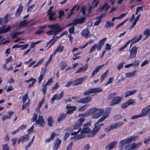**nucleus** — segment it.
<instances>
[{
	"instance_id": "obj_1",
	"label": "nucleus",
	"mask_w": 150,
	"mask_h": 150,
	"mask_svg": "<svg viewBox=\"0 0 150 150\" xmlns=\"http://www.w3.org/2000/svg\"><path fill=\"white\" fill-rule=\"evenodd\" d=\"M91 122H88L86 124L83 125V128L81 130V128H80L77 132H74L71 133L72 135H75L79 133L80 131L81 133L77 135L72 137L71 139L72 140L76 139V140L85 138L86 136V134H88V132L90 131L91 129L88 127V126L91 125Z\"/></svg>"
},
{
	"instance_id": "obj_2",
	"label": "nucleus",
	"mask_w": 150,
	"mask_h": 150,
	"mask_svg": "<svg viewBox=\"0 0 150 150\" xmlns=\"http://www.w3.org/2000/svg\"><path fill=\"white\" fill-rule=\"evenodd\" d=\"M139 138V137L138 136H133L121 140L119 143L120 150H124L125 149L127 150V145L126 146V144L137 140Z\"/></svg>"
},
{
	"instance_id": "obj_3",
	"label": "nucleus",
	"mask_w": 150,
	"mask_h": 150,
	"mask_svg": "<svg viewBox=\"0 0 150 150\" xmlns=\"http://www.w3.org/2000/svg\"><path fill=\"white\" fill-rule=\"evenodd\" d=\"M105 111L103 108L97 109L93 108L88 110V112L90 115H92V117L96 119L100 117L104 113Z\"/></svg>"
},
{
	"instance_id": "obj_4",
	"label": "nucleus",
	"mask_w": 150,
	"mask_h": 150,
	"mask_svg": "<svg viewBox=\"0 0 150 150\" xmlns=\"http://www.w3.org/2000/svg\"><path fill=\"white\" fill-rule=\"evenodd\" d=\"M51 30L47 32L46 34L49 35H56L58 33L62 31L63 29L61 28L60 26L58 24H55L52 25H48L47 26Z\"/></svg>"
},
{
	"instance_id": "obj_5",
	"label": "nucleus",
	"mask_w": 150,
	"mask_h": 150,
	"mask_svg": "<svg viewBox=\"0 0 150 150\" xmlns=\"http://www.w3.org/2000/svg\"><path fill=\"white\" fill-rule=\"evenodd\" d=\"M111 110V108H108L105 110V113H104L103 116L100 118L97 121V122L95 124V127H96V125L97 124V126L99 127V129L100 128V127L103 125L104 124L103 123L99 124V123L103 121L105 119L109 116L110 112Z\"/></svg>"
},
{
	"instance_id": "obj_6",
	"label": "nucleus",
	"mask_w": 150,
	"mask_h": 150,
	"mask_svg": "<svg viewBox=\"0 0 150 150\" xmlns=\"http://www.w3.org/2000/svg\"><path fill=\"white\" fill-rule=\"evenodd\" d=\"M142 144V142H138L137 143H134L127 145V150H135L140 147Z\"/></svg>"
},
{
	"instance_id": "obj_7",
	"label": "nucleus",
	"mask_w": 150,
	"mask_h": 150,
	"mask_svg": "<svg viewBox=\"0 0 150 150\" xmlns=\"http://www.w3.org/2000/svg\"><path fill=\"white\" fill-rule=\"evenodd\" d=\"M102 90V89L100 87L91 88L85 92L83 93V95L84 96H86L90 94L91 93H97L101 92Z\"/></svg>"
},
{
	"instance_id": "obj_8",
	"label": "nucleus",
	"mask_w": 150,
	"mask_h": 150,
	"mask_svg": "<svg viewBox=\"0 0 150 150\" xmlns=\"http://www.w3.org/2000/svg\"><path fill=\"white\" fill-rule=\"evenodd\" d=\"M88 78V76L87 75H85L82 77L77 78L73 81V85H77L81 84L86 80Z\"/></svg>"
},
{
	"instance_id": "obj_9",
	"label": "nucleus",
	"mask_w": 150,
	"mask_h": 150,
	"mask_svg": "<svg viewBox=\"0 0 150 150\" xmlns=\"http://www.w3.org/2000/svg\"><path fill=\"white\" fill-rule=\"evenodd\" d=\"M138 47L136 46L133 47L129 51L130 54L129 56V58L132 59L136 57Z\"/></svg>"
},
{
	"instance_id": "obj_10",
	"label": "nucleus",
	"mask_w": 150,
	"mask_h": 150,
	"mask_svg": "<svg viewBox=\"0 0 150 150\" xmlns=\"http://www.w3.org/2000/svg\"><path fill=\"white\" fill-rule=\"evenodd\" d=\"M122 99V98L120 97L117 96L114 97L111 100L110 103V105L113 106L119 104Z\"/></svg>"
},
{
	"instance_id": "obj_11",
	"label": "nucleus",
	"mask_w": 150,
	"mask_h": 150,
	"mask_svg": "<svg viewBox=\"0 0 150 150\" xmlns=\"http://www.w3.org/2000/svg\"><path fill=\"white\" fill-rule=\"evenodd\" d=\"M64 92L62 91L59 94H55L51 99V102L52 104H53L55 100H59L63 96Z\"/></svg>"
},
{
	"instance_id": "obj_12",
	"label": "nucleus",
	"mask_w": 150,
	"mask_h": 150,
	"mask_svg": "<svg viewBox=\"0 0 150 150\" xmlns=\"http://www.w3.org/2000/svg\"><path fill=\"white\" fill-rule=\"evenodd\" d=\"M97 124H96V127H94L92 131H90L88 132L87 136L89 137H92L94 136L96 133L99 130V127L97 126Z\"/></svg>"
},
{
	"instance_id": "obj_13",
	"label": "nucleus",
	"mask_w": 150,
	"mask_h": 150,
	"mask_svg": "<svg viewBox=\"0 0 150 150\" xmlns=\"http://www.w3.org/2000/svg\"><path fill=\"white\" fill-rule=\"evenodd\" d=\"M35 123L37 125H39L41 127H43L44 126L45 121L43 116L39 115L38 118L35 121Z\"/></svg>"
},
{
	"instance_id": "obj_14",
	"label": "nucleus",
	"mask_w": 150,
	"mask_h": 150,
	"mask_svg": "<svg viewBox=\"0 0 150 150\" xmlns=\"http://www.w3.org/2000/svg\"><path fill=\"white\" fill-rule=\"evenodd\" d=\"M85 119L84 118H80L75 124L74 128V129H77L81 127L83 122L85 121Z\"/></svg>"
},
{
	"instance_id": "obj_15",
	"label": "nucleus",
	"mask_w": 150,
	"mask_h": 150,
	"mask_svg": "<svg viewBox=\"0 0 150 150\" xmlns=\"http://www.w3.org/2000/svg\"><path fill=\"white\" fill-rule=\"evenodd\" d=\"M66 108L68 109L67 111V114H71L76 109V107L75 106H71L70 105H67Z\"/></svg>"
},
{
	"instance_id": "obj_16",
	"label": "nucleus",
	"mask_w": 150,
	"mask_h": 150,
	"mask_svg": "<svg viewBox=\"0 0 150 150\" xmlns=\"http://www.w3.org/2000/svg\"><path fill=\"white\" fill-rule=\"evenodd\" d=\"M92 100V98L90 97H88L80 99L77 101V102L79 103H84L90 102Z\"/></svg>"
},
{
	"instance_id": "obj_17",
	"label": "nucleus",
	"mask_w": 150,
	"mask_h": 150,
	"mask_svg": "<svg viewBox=\"0 0 150 150\" xmlns=\"http://www.w3.org/2000/svg\"><path fill=\"white\" fill-rule=\"evenodd\" d=\"M81 34L83 36L87 38H90L91 36L90 34V32L87 28L85 29L82 31Z\"/></svg>"
},
{
	"instance_id": "obj_18",
	"label": "nucleus",
	"mask_w": 150,
	"mask_h": 150,
	"mask_svg": "<svg viewBox=\"0 0 150 150\" xmlns=\"http://www.w3.org/2000/svg\"><path fill=\"white\" fill-rule=\"evenodd\" d=\"M117 142L116 141H114L111 142L105 147L106 150H110L113 148L117 145Z\"/></svg>"
},
{
	"instance_id": "obj_19",
	"label": "nucleus",
	"mask_w": 150,
	"mask_h": 150,
	"mask_svg": "<svg viewBox=\"0 0 150 150\" xmlns=\"http://www.w3.org/2000/svg\"><path fill=\"white\" fill-rule=\"evenodd\" d=\"M29 139L30 138L28 137V135H24L18 139V144H19L20 142H23L25 141H28Z\"/></svg>"
},
{
	"instance_id": "obj_20",
	"label": "nucleus",
	"mask_w": 150,
	"mask_h": 150,
	"mask_svg": "<svg viewBox=\"0 0 150 150\" xmlns=\"http://www.w3.org/2000/svg\"><path fill=\"white\" fill-rule=\"evenodd\" d=\"M88 67V65L86 64L84 66L80 67L78 71L75 72V73H81L82 72H83L87 70Z\"/></svg>"
},
{
	"instance_id": "obj_21",
	"label": "nucleus",
	"mask_w": 150,
	"mask_h": 150,
	"mask_svg": "<svg viewBox=\"0 0 150 150\" xmlns=\"http://www.w3.org/2000/svg\"><path fill=\"white\" fill-rule=\"evenodd\" d=\"M149 112H150V105L142 109V112L144 116H146Z\"/></svg>"
},
{
	"instance_id": "obj_22",
	"label": "nucleus",
	"mask_w": 150,
	"mask_h": 150,
	"mask_svg": "<svg viewBox=\"0 0 150 150\" xmlns=\"http://www.w3.org/2000/svg\"><path fill=\"white\" fill-rule=\"evenodd\" d=\"M61 141L59 139H57L54 143V147H53V150H57L59 147V145L61 144Z\"/></svg>"
},
{
	"instance_id": "obj_23",
	"label": "nucleus",
	"mask_w": 150,
	"mask_h": 150,
	"mask_svg": "<svg viewBox=\"0 0 150 150\" xmlns=\"http://www.w3.org/2000/svg\"><path fill=\"white\" fill-rule=\"evenodd\" d=\"M123 125L122 122L119 121L111 125H110L112 130L122 126Z\"/></svg>"
},
{
	"instance_id": "obj_24",
	"label": "nucleus",
	"mask_w": 150,
	"mask_h": 150,
	"mask_svg": "<svg viewBox=\"0 0 150 150\" xmlns=\"http://www.w3.org/2000/svg\"><path fill=\"white\" fill-rule=\"evenodd\" d=\"M11 28L10 25H9L7 28L6 26H3L0 28V33H4L7 32Z\"/></svg>"
},
{
	"instance_id": "obj_25",
	"label": "nucleus",
	"mask_w": 150,
	"mask_h": 150,
	"mask_svg": "<svg viewBox=\"0 0 150 150\" xmlns=\"http://www.w3.org/2000/svg\"><path fill=\"white\" fill-rule=\"evenodd\" d=\"M8 114L2 117V120L4 121L5 120L7 119H9L11 118L12 115L14 113V112L10 111L8 112Z\"/></svg>"
},
{
	"instance_id": "obj_26",
	"label": "nucleus",
	"mask_w": 150,
	"mask_h": 150,
	"mask_svg": "<svg viewBox=\"0 0 150 150\" xmlns=\"http://www.w3.org/2000/svg\"><path fill=\"white\" fill-rule=\"evenodd\" d=\"M109 6L107 4H105L103 6H100V8L99 9L98 11L101 12L103 11H106L109 8Z\"/></svg>"
},
{
	"instance_id": "obj_27",
	"label": "nucleus",
	"mask_w": 150,
	"mask_h": 150,
	"mask_svg": "<svg viewBox=\"0 0 150 150\" xmlns=\"http://www.w3.org/2000/svg\"><path fill=\"white\" fill-rule=\"evenodd\" d=\"M104 65V64H103L101 65H99L96 67L95 69L93 70V71L92 73V77H93L96 74L100 69L102 68Z\"/></svg>"
},
{
	"instance_id": "obj_28",
	"label": "nucleus",
	"mask_w": 150,
	"mask_h": 150,
	"mask_svg": "<svg viewBox=\"0 0 150 150\" xmlns=\"http://www.w3.org/2000/svg\"><path fill=\"white\" fill-rule=\"evenodd\" d=\"M136 71H134L132 72L127 73L125 74V76L126 78L134 77L136 76Z\"/></svg>"
},
{
	"instance_id": "obj_29",
	"label": "nucleus",
	"mask_w": 150,
	"mask_h": 150,
	"mask_svg": "<svg viewBox=\"0 0 150 150\" xmlns=\"http://www.w3.org/2000/svg\"><path fill=\"white\" fill-rule=\"evenodd\" d=\"M112 22V21H107L105 25V27L106 28H108L113 27L114 23Z\"/></svg>"
},
{
	"instance_id": "obj_30",
	"label": "nucleus",
	"mask_w": 150,
	"mask_h": 150,
	"mask_svg": "<svg viewBox=\"0 0 150 150\" xmlns=\"http://www.w3.org/2000/svg\"><path fill=\"white\" fill-rule=\"evenodd\" d=\"M11 19V14H9L6 15L2 20V21L5 23H7Z\"/></svg>"
},
{
	"instance_id": "obj_31",
	"label": "nucleus",
	"mask_w": 150,
	"mask_h": 150,
	"mask_svg": "<svg viewBox=\"0 0 150 150\" xmlns=\"http://www.w3.org/2000/svg\"><path fill=\"white\" fill-rule=\"evenodd\" d=\"M23 9V7L21 4H20L18 6V8L17 9L16 13V16H18L20 15L21 12H22Z\"/></svg>"
},
{
	"instance_id": "obj_32",
	"label": "nucleus",
	"mask_w": 150,
	"mask_h": 150,
	"mask_svg": "<svg viewBox=\"0 0 150 150\" xmlns=\"http://www.w3.org/2000/svg\"><path fill=\"white\" fill-rule=\"evenodd\" d=\"M137 90L135 89L132 91H129L126 92L125 93V97H127L131 96L136 93Z\"/></svg>"
},
{
	"instance_id": "obj_33",
	"label": "nucleus",
	"mask_w": 150,
	"mask_h": 150,
	"mask_svg": "<svg viewBox=\"0 0 150 150\" xmlns=\"http://www.w3.org/2000/svg\"><path fill=\"white\" fill-rule=\"evenodd\" d=\"M109 73V70H107L101 76L100 81L102 82L107 77Z\"/></svg>"
},
{
	"instance_id": "obj_34",
	"label": "nucleus",
	"mask_w": 150,
	"mask_h": 150,
	"mask_svg": "<svg viewBox=\"0 0 150 150\" xmlns=\"http://www.w3.org/2000/svg\"><path fill=\"white\" fill-rule=\"evenodd\" d=\"M64 47L62 46H60L59 45V46L56 49L54 52V55H55L57 52H62L63 50Z\"/></svg>"
},
{
	"instance_id": "obj_35",
	"label": "nucleus",
	"mask_w": 150,
	"mask_h": 150,
	"mask_svg": "<svg viewBox=\"0 0 150 150\" xmlns=\"http://www.w3.org/2000/svg\"><path fill=\"white\" fill-rule=\"evenodd\" d=\"M56 135V134L54 133H53L51 134L50 137L49 139H46L45 141V142L46 143H49L52 140L54 139Z\"/></svg>"
},
{
	"instance_id": "obj_36",
	"label": "nucleus",
	"mask_w": 150,
	"mask_h": 150,
	"mask_svg": "<svg viewBox=\"0 0 150 150\" xmlns=\"http://www.w3.org/2000/svg\"><path fill=\"white\" fill-rule=\"evenodd\" d=\"M67 113L60 114L58 118V121L60 122L64 119L67 117Z\"/></svg>"
},
{
	"instance_id": "obj_37",
	"label": "nucleus",
	"mask_w": 150,
	"mask_h": 150,
	"mask_svg": "<svg viewBox=\"0 0 150 150\" xmlns=\"http://www.w3.org/2000/svg\"><path fill=\"white\" fill-rule=\"evenodd\" d=\"M143 35H145V39H146L149 38L150 35V29H146L143 32Z\"/></svg>"
},
{
	"instance_id": "obj_38",
	"label": "nucleus",
	"mask_w": 150,
	"mask_h": 150,
	"mask_svg": "<svg viewBox=\"0 0 150 150\" xmlns=\"http://www.w3.org/2000/svg\"><path fill=\"white\" fill-rule=\"evenodd\" d=\"M127 13L126 14L122 13L118 17H113L112 19V22H113L116 19H120L122 18H123L125 15H126Z\"/></svg>"
},
{
	"instance_id": "obj_39",
	"label": "nucleus",
	"mask_w": 150,
	"mask_h": 150,
	"mask_svg": "<svg viewBox=\"0 0 150 150\" xmlns=\"http://www.w3.org/2000/svg\"><path fill=\"white\" fill-rule=\"evenodd\" d=\"M53 123V120L52 118L50 117L48 118V125L50 127H52V125Z\"/></svg>"
},
{
	"instance_id": "obj_40",
	"label": "nucleus",
	"mask_w": 150,
	"mask_h": 150,
	"mask_svg": "<svg viewBox=\"0 0 150 150\" xmlns=\"http://www.w3.org/2000/svg\"><path fill=\"white\" fill-rule=\"evenodd\" d=\"M55 13L53 12L49 14V18L50 21H54L56 20V18L55 17Z\"/></svg>"
},
{
	"instance_id": "obj_41",
	"label": "nucleus",
	"mask_w": 150,
	"mask_h": 150,
	"mask_svg": "<svg viewBox=\"0 0 150 150\" xmlns=\"http://www.w3.org/2000/svg\"><path fill=\"white\" fill-rule=\"evenodd\" d=\"M144 116L143 115V114L141 112V114H140L138 115H135L132 116L131 118V119H132V120L135 119H137L138 118L142 117Z\"/></svg>"
},
{
	"instance_id": "obj_42",
	"label": "nucleus",
	"mask_w": 150,
	"mask_h": 150,
	"mask_svg": "<svg viewBox=\"0 0 150 150\" xmlns=\"http://www.w3.org/2000/svg\"><path fill=\"white\" fill-rule=\"evenodd\" d=\"M42 40H40L36 42H32L30 45V49H31L32 48H34L35 47L36 45L40 43L41 42H42Z\"/></svg>"
},
{
	"instance_id": "obj_43",
	"label": "nucleus",
	"mask_w": 150,
	"mask_h": 150,
	"mask_svg": "<svg viewBox=\"0 0 150 150\" xmlns=\"http://www.w3.org/2000/svg\"><path fill=\"white\" fill-rule=\"evenodd\" d=\"M29 23V22L27 21L26 20H25L21 22V23H20V26L22 27L24 26H26Z\"/></svg>"
},
{
	"instance_id": "obj_44",
	"label": "nucleus",
	"mask_w": 150,
	"mask_h": 150,
	"mask_svg": "<svg viewBox=\"0 0 150 150\" xmlns=\"http://www.w3.org/2000/svg\"><path fill=\"white\" fill-rule=\"evenodd\" d=\"M28 98V92H27L23 97L22 102L23 103V104H24L27 101Z\"/></svg>"
},
{
	"instance_id": "obj_45",
	"label": "nucleus",
	"mask_w": 150,
	"mask_h": 150,
	"mask_svg": "<svg viewBox=\"0 0 150 150\" xmlns=\"http://www.w3.org/2000/svg\"><path fill=\"white\" fill-rule=\"evenodd\" d=\"M90 114L88 112V110L87 111V112L86 113L83 114H80L78 116L79 117H86L88 116V115H90Z\"/></svg>"
},
{
	"instance_id": "obj_46",
	"label": "nucleus",
	"mask_w": 150,
	"mask_h": 150,
	"mask_svg": "<svg viewBox=\"0 0 150 150\" xmlns=\"http://www.w3.org/2000/svg\"><path fill=\"white\" fill-rule=\"evenodd\" d=\"M142 37V35H140L138 37H134L133 39L135 41L133 42V43H135V42H138L140 40H141Z\"/></svg>"
},
{
	"instance_id": "obj_47",
	"label": "nucleus",
	"mask_w": 150,
	"mask_h": 150,
	"mask_svg": "<svg viewBox=\"0 0 150 150\" xmlns=\"http://www.w3.org/2000/svg\"><path fill=\"white\" fill-rule=\"evenodd\" d=\"M107 38H105L99 41L98 43L102 46L104 44Z\"/></svg>"
},
{
	"instance_id": "obj_48",
	"label": "nucleus",
	"mask_w": 150,
	"mask_h": 150,
	"mask_svg": "<svg viewBox=\"0 0 150 150\" xmlns=\"http://www.w3.org/2000/svg\"><path fill=\"white\" fill-rule=\"evenodd\" d=\"M130 42L131 40H129L128 42H127L122 47L120 48V49H119V51H121L122 50L125 49L126 47H127V45Z\"/></svg>"
},
{
	"instance_id": "obj_49",
	"label": "nucleus",
	"mask_w": 150,
	"mask_h": 150,
	"mask_svg": "<svg viewBox=\"0 0 150 150\" xmlns=\"http://www.w3.org/2000/svg\"><path fill=\"white\" fill-rule=\"evenodd\" d=\"M67 66L66 62H62L61 65V68L62 70H63Z\"/></svg>"
},
{
	"instance_id": "obj_50",
	"label": "nucleus",
	"mask_w": 150,
	"mask_h": 150,
	"mask_svg": "<svg viewBox=\"0 0 150 150\" xmlns=\"http://www.w3.org/2000/svg\"><path fill=\"white\" fill-rule=\"evenodd\" d=\"M150 60L149 59H145L144 61L141 64V66L142 67L148 64Z\"/></svg>"
},
{
	"instance_id": "obj_51",
	"label": "nucleus",
	"mask_w": 150,
	"mask_h": 150,
	"mask_svg": "<svg viewBox=\"0 0 150 150\" xmlns=\"http://www.w3.org/2000/svg\"><path fill=\"white\" fill-rule=\"evenodd\" d=\"M111 45H110L108 43H106L105 44V48L104 50H105L106 51L110 50L111 49Z\"/></svg>"
},
{
	"instance_id": "obj_52",
	"label": "nucleus",
	"mask_w": 150,
	"mask_h": 150,
	"mask_svg": "<svg viewBox=\"0 0 150 150\" xmlns=\"http://www.w3.org/2000/svg\"><path fill=\"white\" fill-rule=\"evenodd\" d=\"M37 118V115L36 114H34L33 116V117L31 119V121L32 122H34L37 120L36 119Z\"/></svg>"
},
{
	"instance_id": "obj_53",
	"label": "nucleus",
	"mask_w": 150,
	"mask_h": 150,
	"mask_svg": "<svg viewBox=\"0 0 150 150\" xmlns=\"http://www.w3.org/2000/svg\"><path fill=\"white\" fill-rule=\"evenodd\" d=\"M127 102L129 105H132L135 102V100L133 99H130L128 100Z\"/></svg>"
},
{
	"instance_id": "obj_54",
	"label": "nucleus",
	"mask_w": 150,
	"mask_h": 150,
	"mask_svg": "<svg viewBox=\"0 0 150 150\" xmlns=\"http://www.w3.org/2000/svg\"><path fill=\"white\" fill-rule=\"evenodd\" d=\"M54 55V53L52 54L51 55H50L48 60L47 61V63H46L45 65L46 66H47L48 64H49L52 61V59L53 56Z\"/></svg>"
},
{
	"instance_id": "obj_55",
	"label": "nucleus",
	"mask_w": 150,
	"mask_h": 150,
	"mask_svg": "<svg viewBox=\"0 0 150 150\" xmlns=\"http://www.w3.org/2000/svg\"><path fill=\"white\" fill-rule=\"evenodd\" d=\"M69 32L70 34H73L74 32V26H71L69 29Z\"/></svg>"
},
{
	"instance_id": "obj_56",
	"label": "nucleus",
	"mask_w": 150,
	"mask_h": 150,
	"mask_svg": "<svg viewBox=\"0 0 150 150\" xmlns=\"http://www.w3.org/2000/svg\"><path fill=\"white\" fill-rule=\"evenodd\" d=\"M125 63L123 62L120 63L119 64L117 67V69L118 70H120V69L123 68L124 64Z\"/></svg>"
},
{
	"instance_id": "obj_57",
	"label": "nucleus",
	"mask_w": 150,
	"mask_h": 150,
	"mask_svg": "<svg viewBox=\"0 0 150 150\" xmlns=\"http://www.w3.org/2000/svg\"><path fill=\"white\" fill-rule=\"evenodd\" d=\"M78 19V21H79V23L81 24L84 22L86 20V17H83Z\"/></svg>"
},
{
	"instance_id": "obj_58",
	"label": "nucleus",
	"mask_w": 150,
	"mask_h": 150,
	"mask_svg": "<svg viewBox=\"0 0 150 150\" xmlns=\"http://www.w3.org/2000/svg\"><path fill=\"white\" fill-rule=\"evenodd\" d=\"M95 45H96L95 47L97 50L98 51H100L101 49L102 46L98 43V44H95Z\"/></svg>"
},
{
	"instance_id": "obj_59",
	"label": "nucleus",
	"mask_w": 150,
	"mask_h": 150,
	"mask_svg": "<svg viewBox=\"0 0 150 150\" xmlns=\"http://www.w3.org/2000/svg\"><path fill=\"white\" fill-rule=\"evenodd\" d=\"M53 79L52 78L49 79L47 83L45 85L46 86H47V85L50 86L52 84V83L53 82Z\"/></svg>"
},
{
	"instance_id": "obj_60",
	"label": "nucleus",
	"mask_w": 150,
	"mask_h": 150,
	"mask_svg": "<svg viewBox=\"0 0 150 150\" xmlns=\"http://www.w3.org/2000/svg\"><path fill=\"white\" fill-rule=\"evenodd\" d=\"M42 86L43 88H42V91L43 93V95L45 96L46 93L47 86L45 85H43Z\"/></svg>"
},
{
	"instance_id": "obj_61",
	"label": "nucleus",
	"mask_w": 150,
	"mask_h": 150,
	"mask_svg": "<svg viewBox=\"0 0 150 150\" xmlns=\"http://www.w3.org/2000/svg\"><path fill=\"white\" fill-rule=\"evenodd\" d=\"M133 63L134 67H138L139 64V60L137 59H136L134 61Z\"/></svg>"
},
{
	"instance_id": "obj_62",
	"label": "nucleus",
	"mask_w": 150,
	"mask_h": 150,
	"mask_svg": "<svg viewBox=\"0 0 150 150\" xmlns=\"http://www.w3.org/2000/svg\"><path fill=\"white\" fill-rule=\"evenodd\" d=\"M88 106V105H85L81 107L79 109V110L80 111H84L86 109Z\"/></svg>"
},
{
	"instance_id": "obj_63",
	"label": "nucleus",
	"mask_w": 150,
	"mask_h": 150,
	"mask_svg": "<svg viewBox=\"0 0 150 150\" xmlns=\"http://www.w3.org/2000/svg\"><path fill=\"white\" fill-rule=\"evenodd\" d=\"M105 131L106 132H108L111 130H112L110 125L108 126L105 129Z\"/></svg>"
},
{
	"instance_id": "obj_64",
	"label": "nucleus",
	"mask_w": 150,
	"mask_h": 150,
	"mask_svg": "<svg viewBox=\"0 0 150 150\" xmlns=\"http://www.w3.org/2000/svg\"><path fill=\"white\" fill-rule=\"evenodd\" d=\"M3 150H9V147L7 144H5L2 145Z\"/></svg>"
}]
</instances>
